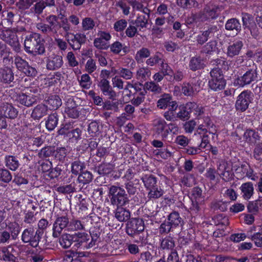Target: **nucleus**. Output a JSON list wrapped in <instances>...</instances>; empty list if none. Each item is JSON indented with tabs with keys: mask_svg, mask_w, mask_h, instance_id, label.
<instances>
[{
	"mask_svg": "<svg viewBox=\"0 0 262 262\" xmlns=\"http://www.w3.org/2000/svg\"><path fill=\"white\" fill-rule=\"evenodd\" d=\"M111 38L108 32L99 30L97 33V37L94 40V46L98 49L106 50L109 48L108 42Z\"/></svg>",
	"mask_w": 262,
	"mask_h": 262,
	"instance_id": "f8f14e48",
	"label": "nucleus"
},
{
	"mask_svg": "<svg viewBox=\"0 0 262 262\" xmlns=\"http://www.w3.org/2000/svg\"><path fill=\"white\" fill-rule=\"evenodd\" d=\"M253 99V95L251 91H244L237 97L235 103L236 109L242 112L245 111Z\"/></svg>",
	"mask_w": 262,
	"mask_h": 262,
	"instance_id": "1a4fd4ad",
	"label": "nucleus"
},
{
	"mask_svg": "<svg viewBox=\"0 0 262 262\" xmlns=\"http://www.w3.org/2000/svg\"><path fill=\"white\" fill-rule=\"evenodd\" d=\"M93 179L92 173L88 170L82 171L79 175L77 181L79 183L83 184L90 183Z\"/></svg>",
	"mask_w": 262,
	"mask_h": 262,
	"instance_id": "79ce46f5",
	"label": "nucleus"
},
{
	"mask_svg": "<svg viewBox=\"0 0 262 262\" xmlns=\"http://www.w3.org/2000/svg\"><path fill=\"white\" fill-rule=\"evenodd\" d=\"M177 4L184 9H189L197 6L198 3L194 0H177Z\"/></svg>",
	"mask_w": 262,
	"mask_h": 262,
	"instance_id": "e2e57ef3",
	"label": "nucleus"
},
{
	"mask_svg": "<svg viewBox=\"0 0 262 262\" xmlns=\"http://www.w3.org/2000/svg\"><path fill=\"white\" fill-rule=\"evenodd\" d=\"M13 239H15L20 232V227L17 223H12L10 224L7 230Z\"/></svg>",
	"mask_w": 262,
	"mask_h": 262,
	"instance_id": "09e8293b",
	"label": "nucleus"
},
{
	"mask_svg": "<svg viewBox=\"0 0 262 262\" xmlns=\"http://www.w3.org/2000/svg\"><path fill=\"white\" fill-rule=\"evenodd\" d=\"M191 195L193 200L198 202H204L205 196L202 194L201 188L199 187H195L192 188L191 191Z\"/></svg>",
	"mask_w": 262,
	"mask_h": 262,
	"instance_id": "3c124183",
	"label": "nucleus"
},
{
	"mask_svg": "<svg viewBox=\"0 0 262 262\" xmlns=\"http://www.w3.org/2000/svg\"><path fill=\"white\" fill-rule=\"evenodd\" d=\"M117 73L121 78L128 80L132 79L134 77V73L129 69L120 67L118 69Z\"/></svg>",
	"mask_w": 262,
	"mask_h": 262,
	"instance_id": "603ef678",
	"label": "nucleus"
},
{
	"mask_svg": "<svg viewBox=\"0 0 262 262\" xmlns=\"http://www.w3.org/2000/svg\"><path fill=\"white\" fill-rule=\"evenodd\" d=\"M187 108H190V113L193 112L194 115L197 117L201 116L204 113V107L194 102H187Z\"/></svg>",
	"mask_w": 262,
	"mask_h": 262,
	"instance_id": "58836bf2",
	"label": "nucleus"
},
{
	"mask_svg": "<svg viewBox=\"0 0 262 262\" xmlns=\"http://www.w3.org/2000/svg\"><path fill=\"white\" fill-rule=\"evenodd\" d=\"M96 239L91 237L86 232H78L74 233V244L75 248L85 250L90 249L95 245Z\"/></svg>",
	"mask_w": 262,
	"mask_h": 262,
	"instance_id": "20e7f679",
	"label": "nucleus"
},
{
	"mask_svg": "<svg viewBox=\"0 0 262 262\" xmlns=\"http://www.w3.org/2000/svg\"><path fill=\"white\" fill-rule=\"evenodd\" d=\"M42 238L41 231L35 230L32 227L26 228L21 234V241L25 244L29 245L33 248H37Z\"/></svg>",
	"mask_w": 262,
	"mask_h": 262,
	"instance_id": "423d86ee",
	"label": "nucleus"
},
{
	"mask_svg": "<svg viewBox=\"0 0 262 262\" xmlns=\"http://www.w3.org/2000/svg\"><path fill=\"white\" fill-rule=\"evenodd\" d=\"M194 177L193 174L187 173L181 179L182 184L185 186L190 187L194 183Z\"/></svg>",
	"mask_w": 262,
	"mask_h": 262,
	"instance_id": "774afa93",
	"label": "nucleus"
},
{
	"mask_svg": "<svg viewBox=\"0 0 262 262\" xmlns=\"http://www.w3.org/2000/svg\"><path fill=\"white\" fill-rule=\"evenodd\" d=\"M146 190H149L157 185V178L151 174H144L141 178Z\"/></svg>",
	"mask_w": 262,
	"mask_h": 262,
	"instance_id": "c85d7f7f",
	"label": "nucleus"
},
{
	"mask_svg": "<svg viewBox=\"0 0 262 262\" xmlns=\"http://www.w3.org/2000/svg\"><path fill=\"white\" fill-rule=\"evenodd\" d=\"M12 178V175L8 170L0 168V183H8L11 181Z\"/></svg>",
	"mask_w": 262,
	"mask_h": 262,
	"instance_id": "13d9d810",
	"label": "nucleus"
},
{
	"mask_svg": "<svg viewBox=\"0 0 262 262\" xmlns=\"http://www.w3.org/2000/svg\"><path fill=\"white\" fill-rule=\"evenodd\" d=\"M108 196L111 204L114 206H124L129 202L124 189L119 186H111L109 188Z\"/></svg>",
	"mask_w": 262,
	"mask_h": 262,
	"instance_id": "f03ea898",
	"label": "nucleus"
},
{
	"mask_svg": "<svg viewBox=\"0 0 262 262\" xmlns=\"http://www.w3.org/2000/svg\"><path fill=\"white\" fill-rule=\"evenodd\" d=\"M217 42L214 40H212L207 42L202 48L201 52L206 54H210L211 53L215 51L216 49Z\"/></svg>",
	"mask_w": 262,
	"mask_h": 262,
	"instance_id": "6e6d98bb",
	"label": "nucleus"
},
{
	"mask_svg": "<svg viewBox=\"0 0 262 262\" xmlns=\"http://www.w3.org/2000/svg\"><path fill=\"white\" fill-rule=\"evenodd\" d=\"M5 162L6 166L13 171L16 170L19 165L17 158L13 156L6 157Z\"/></svg>",
	"mask_w": 262,
	"mask_h": 262,
	"instance_id": "37998d69",
	"label": "nucleus"
},
{
	"mask_svg": "<svg viewBox=\"0 0 262 262\" xmlns=\"http://www.w3.org/2000/svg\"><path fill=\"white\" fill-rule=\"evenodd\" d=\"M203 32L209 39L217 37L219 35V29L216 25H210L207 30Z\"/></svg>",
	"mask_w": 262,
	"mask_h": 262,
	"instance_id": "de8ad7c7",
	"label": "nucleus"
},
{
	"mask_svg": "<svg viewBox=\"0 0 262 262\" xmlns=\"http://www.w3.org/2000/svg\"><path fill=\"white\" fill-rule=\"evenodd\" d=\"M16 100L19 104L27 107H30L37 101V96L32 93H21L17 95Z\"/></svg>",
	"mask_w": 262,
	"mask_h": 262,
	"instance_id": "2eb2a0df",
	"label": "nucleus"
},
{
	"mask_svg": "<svg viewBox=\"0 0 262 262\" xmlns=\"http://www.w3.org/2000/svg\"><path fill=\"white\" fill-rule=\"evenodd\" d=\"M225 85L226 81L224 78H220L218 79H210L209 81V88L214 91L223 90Z\"/></svg>",
	"mask_w": 262,
	"mask_h": 262,
	"instance_id": "72a5a7b5",
	"label": "nucleus"
},
{
	"mask_svg": "<svg viewBox=\"0 0 262 262\" xmlns=\"http://www.w3.org/2000/svg\"><path fill=\"white\" fill-rule=\"evenodd\" d=\"M154 126L156 133L160 135L163 140L167 138L168 130H167V123L166 121L161 118H158L154 121Z\"/></svg>",
	"mask_w": 262,
	"mask_h": 262,
	"instance_id": "dca6fc26",
	"label": "nucleus"
},
{
	"mask_svg": "<svg viewBox=\"0 0 262 262\" xmlns=\"http://www.w3.org/2000/svg\"><path fill=\"white\" fill-rule=\"evenodd\" d=\"M1 112L6 118L10 119L15 118L18 115L17 110L11 104L5 103L1 106Z\"/></svg>",
	"mask_w": 262,
	"mask_h": 262,
	"instance_id": "6ab92c4d",
	"label": "nucleus"
},
{
	"mask_svg": "<svg viewBox=\"0 0 262 262\" xmlns=\"http://www.w3.org/2000/svg\"><path fill=\"white\" fill-rule=\"evenodd\" d=\"M46 20L52 34H57L58 31L61 28L58 16L51 14L46 17Z\"/></svg>",
	"mask_w": 262,
	"mask_h": 262,
	"instance_id": "a211bd4d",
	"label": "nucleus"
},
{
	"mask_svg": "<svg viewBox=\"0 0 262 262\" xmlns=\"http://www.w3.org/2000/svg\"><path fill=\"white\" fill-rule=\"evenodd\" d=\"M217 172L221 178L225 181H229L232 178V173L229 169H227V164L225 162H222L218 164Z\"/></svg>",
	"mask_w": 262,
	"mask_h": 262,
	"instance_id": "b1692460",
	"label": "nucleus"
},
{
	"mask_svg": "<svg viewBox=\"0 0 262 262\" xmlns=\"http://www.w3.org/2000/svg\"><path fill=\"white\" fill-rule=\"evenodd\" d=\"M48 113V106L45 104H40L36 106L32 111L31 117L35 120H39Z\"/></svg>",
	"mask_w": 262,
	"mask_h": 262,
	"instance_id": "393cba45",
	"label": "nucleus"
},
{
	"mask_svg": "<svg viewBox=\"0 0 262 262\" xmlns=\"http://www.w3.org/2000/svg\"><path fill=\"white\" fill-rule=\"evenodd\" d=\"M85 168L84 162L77 159L71 163V172L75 176L79 175Z\"/></svg>",
	"mask_w": 262,
	"mask_h": 262,
	"instance_id": "c9c22d12",
	"label": "nucleus"
},
{
	"mask_svg": "<svg viewBox=\"0 0 262 262\" xmlns=\"http://www.w3.org/2000/svg\"><path fill=\"white\" fill-rule=\"evenodd\" d=\"M147 197L149 200H155L160 198L162 196L164 191L160 187H158V185L148 190Z\"/></svg>",
	"mask_w": 262,
	"mask_h": 262,
	"instance_id": "a19ab883",
	"label": "nucleus"
},
{
	"mask_svg": "<svg viewBox=\"0 0 262 262\" xmlns=\"http://www.w3.org/2000/svg\"><path fill=\"white\" fill-rule=\"evenodd\" d=\"M14 63L16 68L20 72H23L27 66L29 64L28 62L23 59L19 56H17L15 58Z\"/></svg>",
	"mask_w": 262,
	"mask_h": 262,
	"instance_id": "69168bd1",
	"label": "nucleus"
},
{
	"mask_svg": "<svg viewBox=\"0 0 262 262\" xmlns=\"http://www.w3.org/2000/svg\"><path fill=\"white\" fill-rule=\"evenodd\" d=\"M258 137V135L253 129H247L244 134V139L249 143H254Z\"/></svg>",
	"mask_w": 262,
	"mask_h": 262,
	"instance_id": "5fc2aeb1",
	"label": "nucleus"
},
{
	"mask_svg": "<svg viewBox=\"0 0 262 262\" xmlns=\"http://www.w3.org/2000/svg\"><path fill=\"white\" fill-rule=\"evenodd\" d=\"M243 46V43L242 41H237L229 45L227 49V56L233 57L238 55Z\"/></svg>",
	"mask_w": 262,
	"mask_h": 262,
	"instance_id": "cd10ccee",
	"label": "nucleus"
},
{
	"mask_svg": "<svg viewBox=\"0 0 262 262\" xmlns=\"http://www.w3.org/2000/svg\"><path fill=\"white\" fill-rule=\"evenodd\" d=\"M87 227L85 221L73 219L70 221L69 231H86Z\"/></svg>",
	"mask_w": 262,
	"mask_h": 262,
	"instance_id": "a878e982",
	"label": "nucleus"
},
{
	"mask_svg": "<svg viewBox=\"0 0 262 262\" xmlns=\"http://www.w3.org/2000/svg\"><path fill=\"white\" fill-rule=\"evenodd\" d=\"M58 121V115L56 113L50 115L46 122V126L49 130H53L57 126Z\"/></svg>",
	"mask_w": 262,
	"mask_h": 262,
	"instance_id": "ea45409f",
	"label": "nucleus"
},
{
	"mask_svg": "<svg viewBox=\"0 0 262 262\" xmlns=\"http://www.w3.org/2000/svg\"><path fill=\"white\" fill-rule=\"evenodd\" d=\"M36 3L31 8V12L36 16H39L46 7H54L56 6L55 0H36Z\"/></svg>",
	"mask_w": 262,
	"mask_h": 262,
	"instance_id": "ddd939ff",
	"label": "nucleus"
},
{
	"mask_svg": "<svg viewBox=\"0 0 262 262\" xmlns=\"http://www.w3.org/2000/svg\"><path fill=\"white\" fill-rule=\"evenodd\" d=\"M151 75V71L147 67H140L136 72V78L143 82L147 80Z\"/></svg>",
	"mask_w": 262,
	"mask_h": 262,
	"instance_id": "473e14b6",
	"label": "nucleus"
},
{
	"mask_svg": "<svg viewBox=\"0 0 262 262\" xmlns=\"http://www.w3.org/2000/svg\"><path fill=\"white\" fill-rule=\"evenodd\" d=\"M88 132L91 136L93 137L97 135L100 132V126L96 121L91 122L88 127Z\"/></svg>",
	"mask_w": 262,
	"mask_h": 262,
	"instance_id": "338daca9",
	"label": "nucleus"
},
{
	"mask_svg": "<svg viewBox=\"0 0 262 262\" xmlns=\"http://www.w3.org/2000/svg\"><path fill=\"white\" fill-rule=\"evenodd\" d=\"M14 80V73L9 67L0 69V80L2 82L9 84Z\"/></svg>",
	"mask_w": 262,
	"mask_h": 262,
	"instance_id": "aec40b11",
	"label": "nucleus"
},
{
	"mask_svg": "<svg viewBox=\"0 0 262 262\" xmlns=\"http://www.w3.org/2000/svg\"><path fill=\"white\" fill-rule=\"evenodd\" d=\"M225 9L223 5L209 3L206 5L203 11L198 14V18L202 21L216 19Z\"/></svg>",
	"mask_w": 262,
	"mask_h": 262,
	"instance_id": "7ed1b4c3",
	"label": "nucleus"
},
{
	"mask_svg": "<svg viewBox=\"0 0 262 262\" xmlns=\"http://www.w3.org/2000/svg\"><path fill=\"white\" fill-rule=\"evenodd\" d=\"M96 168L99 174H108L112 171L114 168V165L110 163H102Z\"/></svg>",
	"mask_w": 262,
	"mask_h": 262,
	"instance_id": "a18cd8bd",
	"label": "nucleus"
},
{
	"mask_svg": "<svg viewBox=\"0 0 262 262\" xmlns=\"http://www.w3.org/2000/svg\"><path fill=\"white\" fill-rule=\"evenodd\" d=\"M175 247V242L174 239L170 236H167L162 238L160 242V248L162 250H172Z\"/></svg>",
	"mask_w": 262,
	"mask_h": 262,
	"instance_id": "f704fd0d",
	"label": "nucleus"
},
{
	"mask_svg": "<svg viewBox=\"0 0 262 262\" xmlns=\"http://www.w3.org/2000/svg\"><path fill=\"white\" fill-rule=\"evenodd\" d=\"M190 110L187 108V103L185 106H182L179 107V111L177 113V118L181 120H186L190 118Z\"/></svg>",
	"mask_w": 262,
	"mask_h": 262,
	"instance_id": "49530a36",
	"label": "nucleus"
},
{
	"mask_svg": "<svg viewBox=\"0 0 262 262\" xmlns=\"http://www.w3.org/2000/svg\"><path fill=\"white\" fill-rule=\"evenodd\" d=\"M63 64V58L59 55L52 54L49 56L46 60L47 69L50 71L59 69Z\"/></svg>",
	"mask_w": 262,
	"mask_h": 262,
	"instance_id": "4468645a",
	"label": "nucleus"
},
{
	"mask_svg": "<svg viewBox=\"0 0 262 262\" xmlns=\"http://www.w3.org/2000/svg\"><path fill=\"white\" fill-rule=\"evenodd\" d=\"M167 220L169 224L173 228L182 226L183 224V219L180 217L179 213L176 211L171 212L168 215Z\"/></svg>",
	"mask_w": 262,
	"mask_h": 262,
	"instance_id": "7c9ffc66",
	"label": "nucleus"
},
{
	"mask_svg": "<svg viewBox=\"0 0 262 262\" xmlns=\"http://www.w3.org/2000/svg\"><path fill=\"white\" fill-rule=\"evenodd\" d=\"M225 29L227 30L239 32L241 30V25L236 18H233L227 20L225 24Z\"/></svg>",
	"mask_w": 262,
	"mask_h": 262,
	"instance_id": "4c0bfd02",
	"label": "nucleus"
},
{
	"mask_svg": "<svg viewBox=\"0 0 262 262\" xmlns=\"http://www.w3.org/2000/svg\"><path fill=\"white\" fill-rule=\"evenodd\" d=\"M242 197L245 200H249L253 195L254 187L251 182H248L242 184L239 188Z\"/></svg>",
	"mask_w": 262,
	"mask_h": 262,
	"instance_id": "5701e85b",
	"label": "nucleus"
},
{
	"mask_svg": "<svg viewBox=\"0 0 262 262\" xmlns=\"http://www.w3.org/2000/svg\"><path fill=\"white\" fill-rule=\"evenodd\" d=\"M127 25V21L125 19H120L117 20L114 24V29L115 31L118 32H123L126 28Z\"/></svg>",
	"mask_w": 262,
	"mask_h": 262,
	"instance_id": "052dcab7",
	"label": "nucleus"
},
{
	"mask_svg": "<svg viewBox=\"0 0 262 262\" xmlns=\"http://www.w3.org/2000/svg\"><path fill=\"white\" fill-rule=\"evenodd\" d=\"M59 243L63 249L70 248L73 243L74 244V233H66L62 234L59 238Z\"/></svg>",
	"mask_w": 262,
	"mask_h": 262,
	"instance_id": "bb28decb",
	"label": "nucleus"
},
{
	"mask_svg": "<svg viewBox=\"0 0 262 262\" xmlns=\"http://www.w3.org/2000/svg\"><path fill=\"white\" fill-rule=\"evenodd\" d=\"M202 81L199 78H193L182 85V92L186 96H193L200 90Z\"/></svg>",
	"mask_w": 262,
	"mask_h": 262,
	"instance_id": "6e6552de",
	"label": "nucleus"
},
{
	"mask_svg": "<svg viewBox=\"0 0 262 262\" xmlns=\"http://www.w3.org/2000/svg\"><path fill=\"white\" fill-rule=\"evenodd\" d=\"M144 230V224L142 219L133 218L126 226V233L134 237L138 235Z\"/></svg>",
	"mask_w": 262,
	"mask_h": 262,
	"instance_id": "9d476101",
	"label": "nucleus"
},
{
	"mask_svg": "<svg viewBox=\"0 0 262 262\" xmlns=\"http://www.w3.org/2000/svg\"><path fill=\"white\" fill-rule=\"evenodd\" d=\"M163 55L157 52L154 55L150 57L146 60V64L150 67H154L162 60Z\"/></svg>",
	"mask_w": 262,
	"mask_h": 262,
	"instance_id": "8fccbe9b",
	"label": "nucleus"
},
{
	"mask_svg": "<svg viewBox=\"0 0 262 262\" xmlns=\"http://www.w3.org/2000/svg\"><path fill=\"white\" fill-rule=\"evenodd\" d=\"M25 51L29 54L43 55L46 51L40 34L32 33L27 35L25 39Z\"/></svg>",
	"mask_w": 262,
	"mask_h": 262,
	"instance_id": "f257e3e1",
	"label": "nucleus"
},
{
	"mask_svg": "<svg viewBox=\"0 0 262 262\" xmlns=\"http://www.w3.org/2000/svg\"><path fill=\"white\" fill-rule=\"evenodd\" d=\"M258 78L257 66L253 62L252 66L243 75L238 76L234 81V84L239 87H244L256 81Z\"/></svg>",
	"mask_w": 262,
	"mask_h": 262,
	"instance_id": "39448f33",
	"label": "nucleus"
},
{
	"mask_svg": "<svg viewBox=\"0 0 262 262\" xmlns=\"http://www.w3.org/2000/svg\"><path fill=\"white\" fill-rule=\"evenodd\" d=\"M146 92L145 90H143L141 93H134L133 94L134 98L132 100V103L136 106L139 105L142 103L145 99V95Z\"/></svg>",
	"mask_w": 262,
	"mask_h": 262,
	"instance_id": "4d7b16f0",
	"label": "nucleus"
},
{
	"mask_svg": "<svg viewBox=\"0 0 262 262\" xmlns=\"http://www.w3.org/2000/svg\"><path fill=\"white\" fill-rule=\"evenodd\" d=\"M14 250V249L10 246L2 247L1 251L3 254V260L6 261L18 262L17 257L12 253Z\"/></svg>",
	"mask_w": 262,
	"mask_h": 262,
	"instance_id": "c756f323",
	"label": "nucleus"
},
{
	"mask_svg": "<svg viewBox=\"0 0 262 262\" xmlns=\"http://www.w3.org/2000/svg\"><path fill=\"white\" fill-rule=\"evenodd\" d=\"M150 18L148 16L138 14L135 20H132V23L138 28L139 32H144L149 25Z\"/></svg>",
	"mask_w": 262,
	"mask_h": 262,
	"instance_id": "f3484780",
	"label": "nucleus"
},
{
	"mask_svg": "<svg viewBox=\"0 0 262 262\" xmlns=\"http://www.w3.org/2000/svg\"><path fill=\"white\" fill-rule=\"evenodd\" d=\"M189 68L192 71L203 69L205 66L204 59L199 56L192 57L189 62Z\"/></svg>",
	"mask_w": 262,
	"mask_h": 262,
	"instance_id": "4be33fe9",
	"label": "nucleus"
},
{
	"mask_svg": "<svg viewBox=\"0 0 262 262\" xmlns=\"http://www.w3.org/2000/svg\"><path fill=\"white\" fill-rule=\"evenodd\" d=\"M95 27V22L93 18L86 17L82 19L81 28L83 32L92 30Z\"/></svg>",
	"mask_w": 262,
	"mask_h": 262,
	"instance_id": "c03bdc74",
	"label": "nucleus"
},
{
	"mask_svg": "<svg viewBox=\"0 0 262 262\" xmlns=\"http://www.w3.org/2000/svg\"><path fill=\"white\" fill-rule=\"evenodd\" d=\"M122 206H117L115 211V217L119 222H126L130 219V212Z\"/></svg>",
	"mask_w": 262,
	"mask_h": 262,
	"instance_id": "412c9836",
	"label": "nucleus"
},
{
	"mask_svg": "<svg viewBox=\"0 0 262 262\" xmlns=\"http://www.w3.org/2000/svg\"><path fill=\"white\" fill-rule=\"evenodd\" d=\"M145 88L148 91L156 94H159L161 92V87L154 81L146 82L145 83Z\"/></svg>",
	"mask_w": 262,
	"mask_h": 262,
	"instance_id": "bf43d9fd",
	"label": "nucleus"
},
{
	"mask_svg": "<svg viewBox=\"0 0 262 262\" xmlns=\"http://www.w3.org/2000/svg\"><path fill=\"white\" fill-rule=\"evenodd\" d=\"M70 221L67 216H58L55 220L53 226L52 236L54 238L59 237L63 229L69 231Z\"/></svg>",
	"mask_w": 262,
	"mask_h": 262,
	"instance_id": "9b49d317",
	"label": "nucleus"
},
{
	"mask_svg": "<svg viewBox=\"0 0 262 262\" xmlns=\"http://www.w3.org/2000/svg\"><path fill=\"white\" fill-rule=\"evenodd\" d=\"M171 97L169 94H165L157 102V106L160 109H165L171 103Z\"/></svg>",
	"mask_w": 262,
	"mask_h": 262,
	"instance_id": "864d4df0",
	"label": "nucleus"
},
{
	"mask_svg": "<svg viewBox=\"0 0 262 262\" xmlns=\"http://www.w3.org/2000/svg\"><path fill=\"white\" fill-rule=\"evenodd\" d=\"M35 2L36 0H19L16 5L19 10H25L29 9Z\"/></svg>",
	"mask_w": 262,
	"mask_h": 262,
	"instance_id": "0e129e2a",
	"label": "nucleus"
},
{
	"mask_svg": "<svg viewBox=\"0 0 262 262\" xmlns=\"http://www.w3.org/2000/svg\"><path fill=\"white\" fill-rule=\"evenodd\" d=\"M0 39L11 46L14 50L20 49V43L14 29H0Z\"/></svg>",
	"mask_w": 262,
	"mask_h": 262,
	"instance_id": "0eeeda50",
	"label": "nucleus"
},
{
	"mask_svg": "<svg viewBox=\"0 0 262 262\" xmlns=\"http://www.w3.org/2000/svg\"><path fill=\"white\" fill-rule=\"evenodd\" d=\"M50 110H57L62 104L61 100L57 95H51L45 100Z\"/></svg>",
	"mask_w": 262,
	"mask_h": 262,
	"instance_id": "2f4dec72",
	"label": "nucleus"
},
{
	"mask_svg": "<svg viewBox=\"0 0 262 262\" xmlns=\"http://www.w3.org/2000/svg\"><path fill=\"white\" fill-rule=\"evenodd\" d=\"M172 104L171 105V108L168 111L166 112L164 114V118L167 120L170 121H174L176 119L173 111L177 108L178 105L177 103L172 102Z\"/></svg>",
	"mask_w": 262,
	"mask_h": 262,
	"instance_id": "680f3d73",
	"label": "nucleus"
},
{
	"mask_svg": "<svg viewBox=\"0 0 262 262\" xmlns=\"http://www.w3.org/2000/svg\"><path fill=\"white\" fill-rule=\"evenodd\" d=\"M150 55V50L147 48L142 47L137 51L135 59L138 63H141L143 61L144 59L149 57Z\"/></svg>",
	"mask_w": 262,
	"mask_h": 262,
	"instance_id": "e433bc0d",
	"label": "nucleus"
}]
</instances>
